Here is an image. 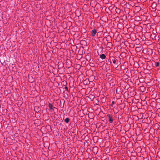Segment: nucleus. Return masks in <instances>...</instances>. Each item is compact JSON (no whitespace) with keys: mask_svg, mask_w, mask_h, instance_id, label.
<instances>
[{"mask_svg":"<svg viewBox=\"0 0 160 160\" xmlns=\"http://www.w3.org/2000/svg\"><path fill=\"white\" fill-rule=\"evenodd\" d=\"M97 31V30L95 29H93L91 31V33L92 34V37H94L95 36Z\"/></svg>","mask_w":160,"mask_h":160,"instance_id":"nucleus-1","label":"nucleus"},{"mask_svg":"<svg viewBox=\"0 0 160 160\" xmlns=\"http://www.w3.org/2000/svg\"><path fill=\"white\" fill-rule=\"evenodd\" d=\"M107 118H108V119L109 120V121H110L111 123H112L113 122V119L111 116L109 114H108L107 115Z\"/></svg>","mask_w":160,"mask_h":160,"instance_id":"nucleus-2","label":"nucleus"},{"mask_svg":"<svg viewBox=\"0 0 160 160\" xmlns=\"http://www.w3.org/2000/svg\"><path fill=\"white\" fill-rule=\"evenodd\" d=\"M100 57L102 59H104L106 58V56L104 54H102L100 55Z\"/></svg>","mask_w":160,"mask_h":160,"instance_id":"nucleus-3","label":"nucleus"},{"mask_svg":"<svg viewBox=\"0 0 160 160\" xmlns=\"http://www.w3.org/2000/svg\"><path fill=\"white\" fill-rule=\"evenodd\" d=\"M49 107L50 109L52 110L53 109V108H54V107H53V106L51 103H49Z\"/></svg>","mask_w":160,"mask_h":160,"instance_id":"nucleus-4","label":"nucleus"},{"mask_svg":"<svg viewBox=\"0 0 160 160\" xmlns=\"http://www.w3.org/2000/svg\"><path fill=\"white\" fill-rule=\"evenodd\" d=\"M64 121L66 123H68L69 121V119L68 118H67L64 120Z\"/></svg>","mask_w":160,"mask_h":160,"instance_id":"nucleus-5","label":"nucleus"},{"mask_svg":"<svg viewBox=\"0 0 160 160\" xmlns=\"http://www.w3.org/2000/svg\"><path fill=\"white\" fill-rule=\"evenodd\" d=\"M159 63L158 62H155V65L156 67H158L159 66Z\"/></svg>","mask_w":160,"mask_h":160,"instance_id":"nucleus-6","label":"nucleus"},{"mask_svg":"<svg viewBox=\"0 0 160 160\" xmlns=\"http://www.w3.org/2000/svg\"><path fill=\"white\" fill-rule=\"evenodd\" d=\"M116 59H114L113 61V63L114 64H115L116 63Z\"/></svg>","mask_w":160,"mask_h":160,"instance_id":"nucleus-7","label":"nucleus"},{"mask_svg":"<svg viewBox=\"0 0 160 160\" xmlns=\"http://www.w3.org/2000/svg\"><path fill=\"white\" fill-rule=\"evenodd\" d=\"M65 88V89L66 90H67V91H68V88L67 87L65 86V88Z\"/></svg>","mask_w":160,"mask_h":160,"instance_id":"nucleus-8","label":"nucleus"},{"mask_svg":"<svg viewBox=\"0 0 160 160\" xmlns=\"http://www.w3.org/2000/svg\"><path fill=\"white\" fill-rule=\"evenodd\" d=\"M112 104H114V103H115L114 102V101H112Z\"/></svg>","mask_w":160,"mask_h":160,"instance_id":"nucleus-9","label":"nucleus"}]
</instances>
